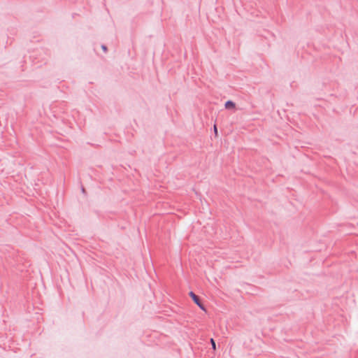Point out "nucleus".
Wrapping results in <instances>:
<instances>
[{
  "instance_id": "nucleus-1",
  "label": "nucleus",
  "mask_w": 358,
  "mask_h": 358,
  "mask_svg": "<svg viewBox=\"0 0 358 358\" xmlns=\"http://www.w3.org/2000/svg\"><path fill=\"white\" fill-rule=\"evenodd\" d=\"M189 296L192 298L193 301L203 310H206L204 306L201 303L199 297L196 295L192 291L189 293Z\"/></svg>"
},
{
  "instance_id": "nucleus-2",
  "label": "nucleus",
  "mask_w": 358,
  "mask_h": 358,
  "mask_svg": "<svg viewBox=\"0 0 358 358\" xmlns=\"http://www.w3.org/2000/svg\"><path fill=\"white\" fill-rule=\"evenodd\" d=\"M224 107L226 109H234L236 107L235 103L231 100H228L224 103Z\"/></svg>"
},
{
  "instance_id": "nucleus-3",
  "label": "nucleus",
  "mask_w": 358,
  "mask_h": 358,
  "mask_svg": "<svg viewBox=\"0 0 358 358\" xmlns=\"http://www.w3.org/2000/svg\"><path fill=\"white\" fill-rule=\"evenodd\" d=\"M210 343L212 345V348L213 350H215V348H216V345H215V342L214 341L213 338H210Z\"/></svg>"
},
{
  "instance_id": "nucleus-4",
  "label": "nucleus",
  "mask_w": 358,
  "mask_h": 358,
  "mask_svg": "<svg viewBox=\"0 0 358 358\" xmlns=\"http://www.w3.org/2000/svg\"><path fill=\"white\" fill-rule=\"evenodd\" d=\"M101 49L103 50V52H106L107 51V47H106V45H101Z\"/></svg>"
},
{
  "instance_id": "nucleus-5",
  "label": "nucleus",
  "mask_w": 358,
  "mask_h": 358,
  "mask_svg": "<svg viewBox=\"0 0 358 358\" xmlns=\"http://www.w3.org/2000/svg\"><path fill=\"white\" fill-rule=\"evenodd\" d=\"M214 131H215V133L217 134V127L215 125H214Z\"/></svg>"
},
{
  "instance_id": "nucleus-6",
  "label": "nucleus",
  "mask_w": 358,
  "mask_h": 358,
  "mask_svg": "<svg viewBox=\"0 0 358 358\" xmlns=\"http://www.w3.org/2000/svg\"><path fill=\"white\" fill-rule=\"evenodd\" d=\"M82 192H85V189L83 187H82Z\"/></svg>"
}]
</instances>
